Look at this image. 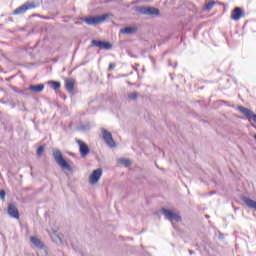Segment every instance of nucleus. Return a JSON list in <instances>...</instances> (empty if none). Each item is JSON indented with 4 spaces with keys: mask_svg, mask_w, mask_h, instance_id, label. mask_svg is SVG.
Listing matches in <instances>:
<instances>
[{
    "mask_svg": "<svg viewBox=\"0 0 256 256\" xmlns=\"http://www.w3.org/2000/svg\"><path fill=\"white\" fill-rule=\"evenodd\" d=\"M135 12L140 15H147L148 17H159L161 15L159 8L151 6H137Z\"/></svg>",
    "mask_w": 256,
    "mask_h": 256,
    "instance_id": "1",
    "label": "nucleus"
},
{
    "mask_svg": "<svg viewBox=\"0 0 256 256\" xmlns=\"http://www.w3.org/2000/svg\"><path fill=\"white\" fill-rule=\"evenodd\" d=\"M52 156L54 157V160L56 161L57 165L61 167L62 169H66V171H73V168L65 158H63V153H61V150L54 149L52 151Z\"/></svg>",
    "mask_w": 256,
    "mask_h": 256,
    "instance_id": "2",
    "label": "nucleus"
},
{
    "mask_svg": "<svg viewBox=\"0 0 256 256\" xmlns=\"http://www.w3.org/2000/svg\"><path fill=\"white\" fill-rule=\"evenodd\" d=\"M109 19V14H103L101 16H94V17H84L80 18L81 21L86 23V25H99V23H103Z\"/></svg>",
    "mask_w": 256,
    "mask_h": 256,
    "instance_id": "3",
    "label": "nucleus"
},
{
    "mask_svg": "<svg viewBox=\"0 0 256 256\" xmlns=\"http://www.w3.org/2000/svg\"><path fill=\"white\" fill-rule=\"evenodd\" d=\"M162 214L166 217L168 221L173 223V221H176L177 223H181L183 220L181 218V215L174 213L173 211L167 209V208H162Z\"/></svg>",
    "mask_w": 256,
    "mask_h": 256,
    "instance_id": "4",
    "label": "nucleus"
},
{
    "mask_svg": "<svg viewBox=\"0 0 256 256\" xmlns=\"http://www.w3.org/2000/svg\"><path fill=\"white\" fill-rule=\"evenodd\" d=\"M37 5L34 2H26L25 4L21 5L20 7L16 8L12 15H23V13L29 11V9H35Z\"/></svg>",
    "mask_w": 256,
    "mask_h": 256,
    "instance_id": "5",
    "label": "nucleus"
},
{
    "mask_svg": "<svg viewBox=\"0 0 256 256\" xmlns=\"http://www.w3.org/2000/svg\"><path fill=\"white\" fill-rule=\"evenodd\" d=\"M238 111L242 113V115H245L248 121H254V123H256V114L249 110V108H245V106H238Z\"/></svg>",
    "mask_w": 256,
    "mask_h": 256,
    "instance_id": "6",
    "label": "nucleus"
},
{
    "mask_svg": "<svg viewBox=\"0 0 256 256\" xmlns=\"http://www.w3.org/2000/svg\"><path fill=\"white\" fill-rule=\"evenodd\" d=\"M102 138L105 141L106 145H108V147H115V140H113V135L111 134V132L102 129Z\"/></svg>",
    "mask_w": 256,
    "mask_h": 256,
    "instance_id": "7",
    "label": "nucleus"
},
{
    "mask_svg": "<svg viewBox=\"0 0 256 256\" xmlns=\"http://www.w3.org/2000/svg\"><path fill=\"white\" fill-rule=\"evenodd\" d=\"M76 143L79 147L81 157L85 158L86 155H89L91 150L89 149L87 143L83 142V140L80 139L76 140Z\"/></svg>",
    "mask_w": 256,
    "mask_h": 256,
    "instance_id": "8",
    "label": "nucleus"
},
{
    "mask_svg": "<svg viewBox=\"0 0 256 256\" xmlns=\"http://www.w3.org/2000/svg\"><path fill=\"white\" fill-rule=\"evenodd\" d=\"M93 47H99V49H105L106 51H109V49L113 48V44L110 42H103L101 40H92L91 41Z\"/></svg>",
    "mask_w": 256,
    "mask_h": 256,
    "instance_id": "9",
    "label": "nucleus"
},
{
    "mask_svg": "<svg viewBox=\"0 0 256 256\" xmlns=\"http://www.w3.org/2000/svg\"><path fill=\"white\" fill-rule=\"evenodd\" d=\"M102 175H103V170L101 168L94 170L90 175V183H92V185H95V183L99 182V179H101Z\"/></svg>",
    "mask_w": 256,
    "mask_h": 256,
    "instance_id": "10",
    "label": "nucleus"
},
{
    "mask_svg": "<svg viewBox=\"0 0 256 256\" xmlns=\"http://www.w3.org/2000/svg\"><path fill=\"white\" fill-rule=\"evenodd\" d=\"M8 215H10V217H13V219H19V210L14 204H9Z\"/></svg>",
    "mask_w": 256,
    "mask_h": 256,
    "instance_id": "11",
    "label": "nucleus"
},
{
    "mask_svg": "<svg viewBox=\"0 0 256 256\" xmlns=\"http://www.w3.org/2000/svg\"><path fill=\"white\" fill-rule=\"evenodd\" d=\"M65 89L68 91V93H73L75 90V80L72 78H66L65 79Z\"/></svg>",
    "mask_w": 256,
    "mask_h": 256,
    "instance_id": "12",
    "label": "nucleus"
},
{
    "mask_svg": "<svg viewBox=\"0 0 256 256\" xmlns=\"http://www.w3.org/2000/svg\"><path fill=\"white\" fill-rule=\"evenodd\" d=\"M242 15H243V10L240 7H236L232 11L231 19H233V21H239Z\"/></svg>",
    "mask_w": 256,
    "mask_h": 256,
    "instance_id": "13",
    "label": "nucleus"
},
{
    "mask_svg": "<svg viewBox=\"0 0 256 256\" xmlns=\"http://www.w3.org/2000/svg\"><path fill=\"white\" fill-rule=\"evenodd\" d=\"M137 26H127L120 30V33H124L125 35H133V33H137Z\"/></svg>",
    "mask_w": 256,
    "mask_h": 256,
    "instance_id": "14",
    "label": "nucleus"
},
{
    "mask_svg": "<svg viewBox=\"0 0 256 256\" xmlns=\"http://www.w3.org/2000/svg\"><path fill=\"white\" fill-rule=\"evenodd\" d=\"M243 203L249 207V209H254L256 211V201L253 199H250L248 197L242 198Z\"/></svg>",
    "mask_w": 256,
    "mask_h": 256,
    "instance_id": "15",
    "label": "nucleus"
},
{
    "mask_svg": "<svg viewBox=\"0 0 256 256\" xmlns=\"http://www.w3.org/2000/svg\"><path fill=\"white\" fill-rule=\"evenodd\" d=\"M28 89L29 91H33V93H41L43 89H45V85L43 84L30 85Z\"/></svg>",
    "mask_w": 256,
    "mask_h": 256,
    "instance_id": "16",
    "label": "nucleus"
},
{
    "mask_svg": "<svg viewBox=\"0 0 256 256\" xmlns=\"http://www.w3.org/2000/svg\"><path fill=\"white\" fill-rule=\"evenodd\" d=\"M31 243L34 244V247H37V249H43V242L35 236L30 237Z\"/></svg>",
    "mask_w": 256,
    "mask_h": 256,
    "instance_id": "17",
    "label": "nucleus"
},
{
    "mask_svg": "<svg viewBox=\"0 0 256 256\" xmlns=\"http://www.w3.org/2000/svg\"><path fill=\"white\" fill-rule=\"evenodd\" d=\"M48 85H51L52 89H54V91H59V89H61V82L59 81H48Z\"/></svg>",
    "mask_w": 256,
    "mask_h": 256,
    "instance_id": "18",
    "label": "nucleus"
},
{
    "mask_svg": "<svg viewBox=\"0 0 256 256\" xmlns=\"http://www.w3.org/2000/svg\"><path fill=\"white\" fill-rule=\"evenodd\" d=\"M213 7H215V0H212L208 3H206L203 9H204V11H211V9H213Z\"/></svg>",
    "mask_w": 256,
    "mask_h": 256,
    "instance_id": "19",
    "label": "nucleus"
},
{
    "mask_svg": "<svg viewBox=\"0 0 256 256\" xmlns=\"http://www.w3.org/2000/svg\"><path fill=\"white\" fill-rule=\"evenodd\" d=\"M139 97V93L137 92H131L128 94V101H137V98Z\"/></svg>",
    "mask_w": 256,
    "mask_h": 256,
    "instance_id": "20",
    "label": "nucleus"
},
{
    "mask_svg": "<svg viewBox=\"0 0 256 256\" xmlns=\"http://www.w3.org/2000/svg\"><path fill=\"white\" fill-rule=\"evenodd\" d=\"M120 163L125 167H129L131 165V161L129 159L121 158Z\"/></svg>",
    "mask_w": 256,
    "mask_h": 256,
    "instance_id": "21",
    "label": "nucleus"
},
{
    "mask_svg": "<svg viewBox=\"0 0 256 256\" xmlns=\"http://www.w3.org/2000/svg\"><path fill=\"white\" fill-rule=\"evenodd\" d=\"M43 151H45V147L39 146L36 151L37 157H41V155H43Z\"/></svg>",
    "mask_w": 256,
    "mask_h": 256,
    "instance_id": "22",
    "label": "nucleus"
},
{
    "mask_svg": "<svg viewBox=\"0 0 256 256\" xmlns=\"http://www.w3.org/2000/svg\"><path fill=\"white\" fill-rule=\"evenodd\" d=\"M5 195H6L5 190H0V199H1V201H5Z\"/></svg>",
    "mask_w": 256,
    "mask_h": 256,
    "instance_id": "23",
    "label": "nucleus"
},
{
    "mask_svg": "<svg viewBox=\"0 0 256 256\" xmlns=\"http://www.w3.org/2000/svg\"><path fill=\"white\" fill-rule=\"evenodd\" d=\"M115 67H117V65L115 63H110L108 66V71H113V69H115Z\"/></svg>",
    "mask_w": 256,
    "mask_h": 256,
    "instance_id": "24",
    "label": "nucleus"
},
{
    "mask_svg": "<svg viewBox=\"0 0 256 256\" xmlns=\"http://www.w3.org/2000/svg\"><path fill=\"white\" fill-rule=\"evenodd\" d=\"M11 89L17 93V88L15 86H12Z\"/></svg>",
    "mask_w": 256,
    "mask_h": 256,
    "instance_id": "25",
    "label": "nucleus"
},
{
    "mask_svg": "<svg viewBox=\"0 0 256 256\" xmlns=\"http://www.w3.org/2000/svg\"><path fill=\"white\" fill-rule=\"evenodd\" d=\"M0 103H5V102H3V100H0Z\"/></svg>",
    "mask_w": 256,
    "mask_h": 256,
    "instance_id": "26",
    "label": "nucleus"
},
{
    "mask_svg": "<svg viewBox=\"0 0 256 256\" xmlns=\"http://www.w3.org/2000/svg\"><path fill=\"white\" fill-rule=\"evenodd\" d=\"M168 65H171V61H169V64Z\"/></svg>",
    "mask_w": 256,
    "mask_h": 256,
    "instance_id": "27",
    "label": "nucleus"
}]
</instances>
